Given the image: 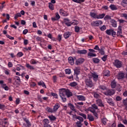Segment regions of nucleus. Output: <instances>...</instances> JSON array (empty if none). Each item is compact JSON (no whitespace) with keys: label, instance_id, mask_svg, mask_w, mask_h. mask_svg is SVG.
Returning a JSON list of instances; mask_svg holds the SVG:
<instances>
[{"label":"nucleus","instance_id":"f257e3e1","mask_svg":"<svg viewBox=\"0 0 127 127\" xmlns=\"http://www.w3.org/2000/svg\"><path fill=\"white\" fill-rule=\"evenodd\" d=\"M66 89L62 88L59 90V96L63 102H66Z\"/></svg>","mask_w":127,"mask_h":127},{"label":"nucleus","instance_id":"f03ea898","mask_svg":"<svg viewBox=\"0 0 127 127\" xmlns=\"http://www.w3.org/2000/svg\"><path fill=\"white\" fill-rule=\"evenodd\" d=\"M90 15L91 16V17H93V18H96L97 19H102L106 16L105 13H102V14H99L98 15L96 14V13L92 12H91L90 13Z\"/></svg>","mask_w":127,"mask_h":127},{"label":"nucleus","instance_id":"7ed1b4c3","mask_svg":"<svg viewBox=\"0 0 127 127\" xmlns=\"http://www.w3.org/2000/svg\"><path fill=\"white\" fill-rule=\"evenodd\" d=\"M85 82L86 86L89 87V88H92L95 86V84L93 82V81H92V77H89L85 79Z\"/></svg>","mask_w":127,"mask_h":127},{"label":"nucleus","instance_id":"20e7f679","mask_svg":"<svg viewBox=\"0 0 127 127\" xmlns=\"http://www.w3.org/2000/svg\"><path fill=\"white\" fill-rule=\"evenodd\" d=\"M64 23L68 27L71 26V25H75L77 24L75 22L70 21V20L68 18H64Z\"/></svg>","mask_w":127,"mask_h":127},{"label":"nucleus","instance_id":"39448f33","mask_svg":"<svg viewBox=\"0 0 127 127\" xmlns=\"http://www.w3.org/2000/svg\"><path fill=\"white\" fill-rule=\"evenodd\" d=\"M102 24H103V22L100 20L93 21L91 23V26H94L95 27L100 26Z\"/></svg>","mask_w":127,"mask_h":127},{"label":"nucleus","instance_id":"423d86ee","mask_svg":"<svg viewBox=\"0 0 127 127\" xmlns=\"http://www.w3.org/2000/svg\"><path fill=\"white\" fill-rule=\"evenodd\" d=\"M114 65L116 68L118 69L123 67V63L119 60H115L114 61Z\"/></svg>","mask_w":127,"mask_h":127},{"label":"nucleus","instance_id":"0eeeda50","mask_svg":"<svg viewBox=\"0 0 127 127\" xmlns=\"http://www.w3.org/2000/svg\"><path fill=\"white\" fill-rule=\"evenodd\" d=\"M116 91L114 89H107L104 92L105 96H113L115 95Z\"/></svg>","mask_w":127,"mask_h":127},{"label":"nucleus","instance_id":"6e6552de","mask_svg":"<svg viewBox=\"0 0 127 127\" xmlns=\"http://www.w3.org/2000/svg\"><path fill=\"white\" fill-rule=\"evenodd\" d=\"M84 62H85V59L83 58H80L76 60V65H81V64H83Z\"/></svg>","mask_w":127,"mask_h":127},{"label":"nucleus","instance_id":"1a4fd4ad","mask_svg":"<svg viewBox=\"0 0 127 127\" xmlns=\"http://www.w3.org/2000/svg\"><path fill=\"white\" fill-rule=\"evenodd\" d=\"M96 104L99 106V107H101V108L105 107V105L103 104V101L101 99H98L96 100Z\"/></svg>","mask_w":127,"mask_h":127},{"label":"nucleus","instance_id":"9d476101","mask_svg":"<svg viewBox=\"0 0 127 127\" xmlns=\"http://www.w3.org/2000/svg\"><path fill=\"white\" fill-rule=\"evenodd\" d=\"M68 107L70 110H71L72 112H74V113H77V110L75 109V106H74V105H73L72 103H68Z\"/></svg>","mask_w":127,"mask_h":127},{"label":"nucleus","instance_id":"9b49d317","mask_svg":"<svg viewBox=\"0 0 127 127\" xmlns=\"http://www.w3.org/2000/svg\"><path fill=\"white\" fill-rule=\"evenodd\" d=\"M49 120L47 119H45L43 120V126L44 127H47L48 126H49Z\"/></svg>","mask_w":127,"mask_h":127},{"label":"nucleus","instance_id":"f8f14e48","mask_svg":"<svg viewBox=\"0 0 127 127\" xmlns=\"http://www.w3.org/2000/svg\"><path fill=\"white\" fill-rule=\"evenodd\" d=\"M60 108V104L58 103H56L53 107V110H54V113H56V112H57V110L58 109Z\"/></svg>","mask_w":127,"mask_h":127},{"label":"nucleus","instance_id":"ddd939ff","mask_svg":"<svg viewBox=\"0 0 127 127\" xmlns=\"http://www.w3.org/2000/svg\"><path fill=\"white\" fill-rule=\"evenodd\" d=\"M70 35H72V32H65L64 33V37L65 39H67V38H69V37H70Z\"/></svg>","mask_w":127,"mask_h":127},{"label":"nucleus","instance_id":"4468645a","mask_svg":"<svg viewBox=\"0 0 127 127\" xmlns=\"http://www.w3.org/2000/svg\"><path fill=\"white\" fill-rule=\"evenodd\" d=\"M67 98H70V97H72L73 96V94L69 89H66V92H65V96Z\"/></svg>","mask_w":127,"mask_h":127},{"label":"nucleus","instance_id":"2eb2a0df","mask_svg":"<svg viewBox=\"0 0 127 127\" xmlns=\"http://www.w3.org/2000/svg\"><path fill=\"white\" fill-rule=\"evenodd\" d=\"M91 77H93V79L95 82H97L98 81V78L99 76L96 73H91Z\"/></svg>","mask_w":127,"mask_h":127},{"label":"nucleus","instance_id":"dca6fc26","mask_svg":"<svg viewBox=\"0 0 127 127\" xmlns=\"http://www.w3.org/2000/svg\"><path fill=\"white\" fill-rule=\"evenodd\" d=\"M76 98L79 101H86V97L83 95H76Z\"/></svg>","mask_w":127,"mask_h":127},{"label":"nucleus","instance_id":"f3484780","mask_svg":"<svg viewBox=\"0 0 127 127\" xmlns=\"http://www.w3.org/2000/svg\"><path fill=\"white\" fill-rule=\"evenodd\" d=\"M111 75V72L109 70H105L103 71V75L105 77H109Z\"/></svg>","mask_w":127,"mask_h":127},{"label":"nucleus","instance_id":"a211bd4d","mask_svg":"<svg viewBox=\"0 0 127 127\" xmlns=\"http://www.w3.org/2000/svg\"><path fill=\"white\" fill-rule=\"evenodd\" d=\"M87 119L89 120V122H94L95 121V118H94V116H92V114L87 115Z\"/></svg>","mask_w":127,"mask_h":127},{"label":"nucleus","instance_id":"6ab92c4d","mask_svg":"<svg viewBox=\"0 0 127 127\" xmlns=\"http://www.w3.org/2000/svg\"><path fill=\"white\" fill-rule=\"evenodd\" d=\"M13 79L15 80V82L16 83V84H19V83H20V77L19 76H15Z\"/></svg>","mask_w":127,"mask_h":127},{"label":"nucleus","instance_id":"aec40b11","mask_svg":"<svg viewBox=\"0 0 127 127\" xmlns=\"http://www.w3.org/2000/svg\"><path fill=\"white\" fill-rule=\"evenodd\" d=\"M99 53L101 54V55H105V47H102L99 50Z\"/></svg>","mask_w":127,"mask_h":127},{"label":"nucleus","instance_id":"412c9836","mask_svg":"<svg viewBox=\"0 0 127 127\" xmlns=\"http://www.w3.org/2000/svg\"><path fill=\"white\" fill-rule=\"evenodd\" d=\"M107 102L110 105V106H115V103L114 101H113V99L112 98L107 99Z\"/></svg>","mask_w":127,"mask_h":127},{"label":"nucleus","instance_id":"4be33fe9","mask_svg":"<svg viewBox=\"0 0 127 127\" xmlns=\"http://www.w3.org/2000/svg\"><path fill=\"white\" fill-rule=\"evenodd\" d=\"M111 25H112V26L113 27H115V28H116V27H117V21H116L115 20V19H112L111 20Z\"/></svg>","mask_w":127,"mask_h":127},{"label":"nucleus","instance_id":"5701e85b","mask_svg":"<svg viewBox=\"0 0 127 127\" xmlns=\"http://www.w3.org/2000/svg\"><path fill=\"white\" fill-rule=\"evenodd\" d=\"M38 86H42L43 88L46 89V85H45V83H44V82H43V81H40L38 82Z\"/></svg>","mask_w":127,"mask_h":127},{"label":"nucleus","instance_id":"b1692460","mask_svg":"<svg viewBox=\"0 0 127 127\" xmlns=\"http://www.w3.org/2000/svg\"><path fill=\"white\" fill-rule=\"evenodd\" d=\"M111 10H117L118 9V7L114 4H112L109 6Z\"/></svg>","mask_w":127,"mask_h":127},{"label":"nucleus","instance_id":"393cba45","mask_svg":"<svg viewBox=\"0 0 127 127\" xmlns=\"http://www.w3.org/2000/svg\"><path fill=\"white\" fill-rule=\"evenodd\" d=\"M77 53H78V54L85 55V54H87V50H78Z\"/></svg>","mask_w":127,"mask_h":127},{"label":"nucleus","instance_id":"a878e982","mask_svg":"<svg viewBox=\"0 0 127 127\" xmlns=\"http://www.w3.org/2000/svg\"><path fill=\"white\" fill-rule=\"evenodd\" d=\"M68 63L70 65H74V59L72 57H70L68 59Z\"/></svg>","mask_w":127,"mask_h":127},{"label":"nucleus","instance_id":"bb28decb","mask_svg":"<svg viewBox=\"0 0 127 127\" xmlns=\"http://www.w3.org/2000/svg\"><path fill=\"white\" fill-rule=\"evenodd\" d=\"M125 78V73L124 72H119L118 74V79L120 80Z\"/></svg>","mask_w":127,"mask_h":127},{"label":"nucleus","instance_id":"cd10ccee","mask_svg":"<svg viewBox=\"0 0 127 127\" xmlns=\"http://www.w3.org/2000/svg\"><path fill=\"white\" fill-rule=\"evenodd\" d=\"M74 72L75 77L78 78V75L80 74V70L78 68H75L74 69Z\"/></svg>","mask_w":127,"mask_h":127},{"label":"nucleus","instance_id":"c85d7f7f","mask_svg":"<svg viewBox=\"0 0 127 127\" xmlns=\"http://www.w3.org/2000/svg\"><path fill=\"white\" fill-rule=\"evenodd\" d=\"M111 86L112 89H115L116 87H117V82L115 80L112 81L111 82Z\"/></svg>","mask_w":127,"mask_h":127},{"label":"nucleus","instance_id":"c756f323","mask_svg":"<svg viewBox=\"0 0 127 127\" xmlns=\"http://www.w3.org/2000/svg\"><path fill=\"white\" fill-rule=\"evenodd\" d=\"M96 56H97L96 54H94L91 52H89L87 54V57L88 58H91V57H96Z\"/></svg>","mask_w":127,"mask_h":127},{"label":"nucleus","instance_id":"7c9ffc66","mask_svg":"<svg viewBox=\"0 0 127 127\" xmlns=\"http://www.w3.org/2000/svg\"><path fill=\"white\" fill-rule=\"evenodd\" d=\"M30 63L32 65H34L35 64H37V63H39V62H38V61H37L35 59H32L30 60Z\"/></svg>","mask_w":127,"mask_h":127},{"label":"nucleus","instance_id":"2f4dec72","mask_svg":"<svg viewBox=\"0 0 127 127\" xmlns=\"http://www.w3.org/2000/svg\"><path fill=\"white\" fill-rule=\"evenodd\" d=\"M24 122H25V123L27 124V127H31V124L29 122V120H27L26 118H24Z\"/></svg>","mask_w":127,"mask_h":127},{"label":"nucleus","instance_id":"473e14b6","mask_svg":"<svg viewBox=\"0 0 127 127\" xmlns=\"http://www.w3.org/2000/svg\"><path fill=\"white\" fill-rule=\"evenodd\" d=\"M46 110L48 112V113H54V110H53V109L49 107H47L46 108Z\"/></svg>","mask_w":127,"mask_h":127},{"label":"nucleus","instance_id":"72a5a7b5","mask_svg":"<svg viewBox=\"0 0 127 127\" xmlns=\"http://www.w3.org/2000/svg\"><path fill=\"white\" fill-rule=\"evenodd\" d=\"M49 8L50 9V10H54V4H53L52 3H49Z\"/></svg>","mask_w":127,"mask_h":127},{"label":"nucleus","instance_id":"f704fd0d","mask_svg":"<svg viewBox=\"0 0 127 127\" xmlns=\"http://www.w3.org/2000/svg\"><path fill=\"white\" fill-rule=\"evenodd\" d=\"M26 67L28 68V69H30V70H34L33 66L30 65L29 64H26Z\"/></svg>","mask_w":127,"mask_h":127},{"label":"nucleus","instance_id":"c9c22d12","mask_svg":"<svg viewBox=\"0 0 127 127\" xmlns=\"http://www.w3.org/2000/svg\"><path fill=\"white\" fill-rule=\"evenodd\" d=\"M48 118L51 122L54 121L56 120V118L53 115H50L48 116Z\"/></svg>","mask_w":127,"mask_h":127},{"label":"nucleus","instance_id":"e433bc0d","mask_svg":"<svg viewBox=\"0 0 127 127\" xmlns=\"http://www.w3.org/2000/svg\"><path fill=\"white\" fill-rule=\"evenodd\" d=\"M60 13L61 15H63L64 16H65L66 15V12L64 11L63 9H60Z\"/></svg>","mask_w":127,"mask_h":127},{"label":"nucleus","instance_id":"4c0bfd02","mask_svg":"<svg viewBox=\"0 0 127 127\" xmlns=\"http://www.w3.org/2000/svg\"><path fill=\"white\" fill-rule=\"evenodd\" d=\"M112 31H113V29H108L106 31V33L108 35H112Z\"/></svg>","mask_w":127,"mask_h":127},{"label":"nucleus","instance_id":"58836bf2","mask_svg":"<svg viewBox=\"0 0 127 127\" xmlns=\"http://www.w3.org/2000/svg\"><path fill=\"white\" fill-rule=\"evenodd\" d=\"M72 1L76 3H82V2L85 1V0H72Z\"/></svg>","mask_w":127,"mask_h":127},{"label":"nucleus","instance_id":"ea45409f","mask_svg":"<svg viewBox=\"0 0 127 127\" xmlns=\"http://www.w3.org/2000/svg\"><path fill=\"white\" fill-rule=\"evenodd\" d=\"M76 119V120H79V121H78V122L79 123H83V122H84V119L81 117L77 116Z\"/></svg>","mask_w":127,"mask_h":127},{"label":"nucleus","instance_id":"a19ab883","mask_svg":"<svg viewBox=\"0 0 127 127\" xmlns=\"http://www.w3.org/2000/svg\"><path fill=\"white\" fill-rule=\"evenodd\" d=\"M90 108L91 110H94L95 111L96 110H98V106L95 104L92 105Z\"/></svg>","mask_w":127,"mask_h":127},{"label":"nucleus","instance_id":"79ce46f5","mask_svg":"<svg viewBox=\"0 0 127 127\" xmlns=\"http://www.w3.org/2000/svg\"><path fill=\"white\" fill-rule=\"evenodd\" d=\"M18 17H21V14H20V13L18 12L17 13L15 16H14V19H17V18H18Z\"/></svg>","mask_w":127,"mask_h":127},{"label":"nucleus","instance_id":"37998d69","mask_svg":"<svg viewBox=\"0 0 127 127\" xmlns=\"http://www.w3.org/2000/svg\"><path fill=\"white\" fill-rule=\"evenodd\" d=\"M93 63H100V59L97 58H94L92 59Z\"/></svg>","mask_w":127,"mask_h":127},{"label":"nucleus","instance_id":"c03bdc74","mask_svg":"<svg viewBox=\"0 0 127 127\" xmlns=\"http://www.w3.org/2000/svg\"><path fill=\"white\" fill-rule=\"evenodd\" d=\"M102 61L104 62H106L107 61V59H108V55H105L103 57L101 58Z\"/></svg>","mask_w":127,"mask_h":127},{"label":"nucleus","instance_id":"a18cd8bd","mask_svg":"<svg viewBox=\"0 0 127 127\" xmlns=\"http://www.w3.org/2000/svg\"><path fill=\"white\" fill-rule=\"evenodd\" d=\"M3 83H4L3 80H0V85H1L2 89H3V88L6 86V84Z\"/></svg>","mask_w":127,"mask_h":127},{"label":"nucleus","instance_id":"49530a36","mask_svg":"<svg viewBox=\"0 0 127 127\" xmlns=\"http://www.w3.org/2000/svg\"><path fill=\"white\" fill-rule=\"evenodd\" d=\"M102 123L103 124V125H106L107 122H108V119L106 118H104L101 120Z\"/></svg>","mask_w":127,"mask_h":127},{"label":"nucleus","instance_id":"de8ad7c7","mask_svg":"<svg viewBox=\"0 0 127 127\" xmlns=\"http://www.w3.org/2000/svg\"><path fill=\"white\" fill-rule=\"evenodd\" d=\"M93 96L95 99H99L100 97V94L97 92L94 93Z\"/></svg>","mask_w":127,"mask_h":127},{"label":"nucleus","instance_id":"09e8293b","mask_svg":"<svg viewBox=\"0 0 127 127\" xmlns=\"http://www.w3.org/2000/svg\"><path fill=\"white\" fill-rule=\"evenodd\" d=\"M100 29L101 31H105L106 29H107V27L106 25H103L102 26L100 27Z\"/></svg>","mask_w":127,"mask_h":127},{"label":"nucleus","instance_id":"8fccbe9b","mask_svg":"<svg viewBox=\"0 0 127 127\" xmlns=\"http://www.w3.org/2000/svg\"><path fill=\"white\" fill-rule=\"evenodd\" d=\"M77 85H78V84L76 82H73L70 83V86H71V87H76Z\"/></svg>","mask_w":127,"mask_h":127},{"label":"nucleus","instance_id":"3c124183","mask_svg":"<svg viewBox=\"0 0 127 127\" xmlns=\"http://www.w3.org/2000/svg\"><path fill=\"white\" fill-rule=\"evenodd\" d=\"M36 41H38V42H42V37H39V36H37L36 38Z\"/></svg>","mask_w":127,"mask_h":127},{"label":"nucleus","instance_id":"603ef678","mask_svg":"<svg viewBox=\"0 0 127 127\" xmlns=\"http://www.w3.org/2000/svg\"><path fill=\"white\" fill-rule=\"evenodd\" d=\"M51 95L55 98V99H58V95L57 93H54L53 92H52L51 93Z\"/></svg>","mask_w":127,"mask_h":127},{"label":"nucleus","instance_id":"864d4df0","mask_svg":"<svg viewBox=\"0 0 127 127\" xmlns=\"http://www.w3.org/2000/svg\"><path fill=\"white\" fill-rule=\"evenodd\" d=\"M79 115L81 117H82V118H83L84 120H86L87 119V116L86 115V114H84L83 113H79Z\"/></svg>","mask_w":127,"mask_h":127},{"label":"nucleus","instance_id":"5fc2aeb1","mask_svg":"<svg viewBox=\"0 0 127 127\" xmlns=\"http://www.w3.org/2000/svg\"><path fill=\"white\" fill-rule=\"evenodd\" d=\"M17 57H22L23 56V53L19 52L17 54Z\"/></svg>","mask_w":127,"mask_h":127},{"label":"nucleus","instance_id":"6e6d98bb","mask_svg":"<svg viewBox=\"0 0 127 127\" xmlns=\"http://www.w3.org/2000/svg\"><path fill=\"white\" fill-rule=\"evenodd\" d=\"M122 34H123V31H117V36H122Z\"/></svg>","mask_w":127,"mask_h":127},{"label":"nucleus","instance_id":"4d7b16f0","mask_svg":"<svg viewBox=\"0 0 127 127\" xmlns=\"http://www.w3.org/2000/svg\"><path fill=\"white\" fill-rule=\"evenodd\" d=\"M57 40H58V41H59L60 42L61 40H62V35H58V38L57 39Z\"/></svg>","mask_w":127,"mask_h":127},{"label":"nucleus","instance_id":"13d9d810","mask_svg":"<svg viewBox=\"0 0 127 127\" xmlns=\"http://www.w3.org/2000/svg\"><path fill=\"white\" fill-rule=\"evenodd\" d=\"M76 127H82V123L79 122V121H77L76 123Z\"/></svg>","mask_w":127,"mask_h":127},{"label":"nucleus","instance_id":"bf43d9fd","mask_svg":"<svg viewBox=\"0 0 127 127\" xmlns=\"http://www.w3.org/2000/svg\"><path fill=\"white\" fill-rule=\"evenodd\" d=\"M53 81L54 83H56V82H57V76L56 75L53 76Z\"/></svg>","mask_w":127,"mask_h":127},{"label":"nucleus","instance_id":"052dcab7","mask_svg":"<svg viewBox=\"0 0 127 127\" xmlns=\"http://www.w3.org/2000/svg\"><path fill=\"white\" fill-rule=\"evenodd\" d=\"M104 19L105 20H108V19H111V16L109 15H107L105 16L104 17Z\"/></svg>","mask_w":127,"mask_h":127},{"label":"nucleus","instance_id":"680f3d73","mask_svg":"<svg viewBox=\"0 0 127 127\" xmlns=\"http://www.w3.org/2000/svg\"><path fill=\"white\" fill-rule=\"evenodd\" d=\"M75 31L77 33L79 32L80 31V27L76 26L75 27Z\"/></svg>","mask_w":127,"mask_h":127},{"label":"nucleus","instance_id":"e2e57ef3","mask_svg":"<svg viewBox=\"0 0 127 127\" xmlns=\"http://www.w3.org/2000/svg\"><path fill=\"white\" fill-rule=\"evenodd\" d=\"M99 88L101 89V90H103V91L104 90H106L107 89V87L106 86H105L104 85H100L99 86Z\"/></svg>","mask_w":127,"mask_h":127},{"label":"nucleus","instance_id":"0e129e2a","mask_svg":"<svg viewBox=\"0 0 127 127\" xmlns=\"http://www.w3.org/2000/svg\"><path fill=\"white\" fill-rule=\"evenodd\" d=\"M5 108V105L0 103V110H3Z\"/></svg>","mask_w":127,"mask_h":127},{"label":"nucleus","instance_id":"69168bd1","mask_svg":"<svg viewBox=\"0 0 127 127\" xmlns=\"http://www.w3.org/2000/svg\"><path fill=\"white\" fill-rule=\"evenodd\" d=\"M3 122H4V120L2 119H1V120L0 121V126H1L3 127H5V125H3Z\"/></svg>","mask_w":127,"mask_h":127},{"label":"nucleus","instance_id":"338daca9","mask_svg":"<svg viewBox=\"0 0 127 127\" xmlns=\"http://www.w3.org/2000/svg\"><path fill=\"white\" fill-rule=\"evenodd\" d=\"M117 91H118V92H121L122 91V86L121 85H119L117 88Z\"/></svg>","mask_w":127,"mask_h":127},{"label":"nucleus","instance_id":"774afa93","mask_svg":"<svg viewBox=\"0 0 127 127\" xmlns=\"http://www.w3.org/2000/svg\"><path fill=\"white\" fill-rule=\"evenodd\" d=\"M123 104L124 106H126V107H127V99L123 100Z\"/></svg>","mask_w":127,"mask_h":127}]
</instances>
